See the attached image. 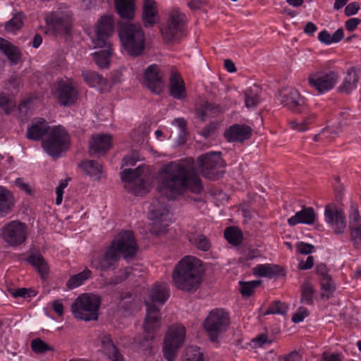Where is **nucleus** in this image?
I'll return each mask as SVG.
<instances>
[{"label": "nucleus", "instance_id": "nucleus-64", "mask_svg": "<svg viewBox=\"0 0 361 361\" xmlns=\"http://www.w3.org/2000/svg\"><path fill=\"white\" fill-rule=\"evenodd\" d=\"M351 236L356 242L361 240V225L351 228Z\"/></svg>", "mask_w": 361, "mask_h": 361}, {"label": "nucleus", "instance_id": "nucleus-14", "mask_svg": "<svg viewBox=\"0 0 361 361\" xmlns=\"http://www.w3.org/2000/svg\"><path fill=\"white\" fill-rule=\"evenodd\" d=\"M47 24L54 35H69L72 20L64 13H52L46 18Z\"/></svg>", "mask_w": 361, "mask_h": 361}, {"label": "nucleus", "instance_id": "nucleus-10", "mask_svg": "<svg viewBox=\"0 0 361 361\" xmlns=\"http://www.w3.org/2000/svg\"><path fill=\"white\" fill-rule=\"evenodd\" d=\"M185 336V329L182 326H171L165 335L163 347L164 357L167 361H174L178 349Z\"/></svg>", "mask_w": 361, "mask_h": 361}, {"label": "nucleus", "instance_id": "nucleus-44", "mask_svg": "<svg viewBox=\"0 0 361 361\" xmlns=\"http://www.w3.org/2000/svg\"><path fill=\"white\" fill-rule=\"evenodd\" d=\"M314 289L310 282H305L301 286V299L300 302L307 305L314 304L313 298Z\"/></svg>", "mask_w": 361, "mask_h": 361}, {"label": "nucleus", "instance_id": "nucleus-27", "mask_svg": "<svg viewBox=\"0 0 361 361\" xmlns=\"http://www.w3.org/2000/svg\"><path fill=\"white\" fill-rule=\"evenodd\" d=\"M102 348L105 355L111 361H124L123 355L114 345L109 334H104L100 337Z\"/></svg>", "mask_w": 361, "mask_h": 361}, {"label": "nucleus", "instance_id": "nucleus-47", "mask_svg": "<svg viewBox=\"0 0 361 361\" xmlns=\"http://www.w3.org/2000/svg\"><path fill=\"white\" fill-rule=\"evenodd\" d=\"M288 308V305L285 302H282L279 300H275L269 305V307L264 312V314L284 315L286 314Z\"/></svg>", "mask_w": 361, "mask_h": 361}, {"label": "nucleus", "instance_id": "nucleus-30", "mask_svg": "<svg viewBox=\"0 0 361 361\" xmlns=\"http://www.w3.org/2000/svg\"><path fill=\"white\" fill-rule=\"evenodd\" d=\"M13 193L7 188L0 186V217L6 216L14 207Z\"/></svg>", "mask_w": 361, "mask_h": 361}, {"label": "nucleus", "instance_id": "nucleus-24", "mask_svg": "<svg viewBox=\"0 0 361 361\" xmlns=\"http://www.w3.org/2000/svg\"><path fill=\"white\" fill-rule=\"evenodd\" d=\"M169 93L171 97L176 99H184L186 98V88L181 75L176 71L172 70L169 78Z\"/></svg>", "mask_w": 361, "mask_h": 361}, {"label": "nucleus", "instance_id": "nucleus-56", "mask_svg": "<svg viewBox=\"0 0 361 361\" xmlns=\"http://www.w3.org/2000/svg\"><path fill=\"white\" fill-rule=\"evenodd\" d=\"M360 8V4L357 2H352L345 7L344 13L346 16H353L357 13Z\"/></svg>", "mask_w": 361, "mask_h": 361}, {"label": "nucleus", "instance_id": "nucleus-7", "mask_svg": "<svg viewBox=\"0 0 361 361\" xmlns=\"http://www.w3.org/2000/svg\"><path fill=\"white\" fill-rule=\"evenodd\" d=\"M71 137L68 131L61 126L53 128L47 139L42 141L45 152L52 157H59L70 147Z\"/></svg>", "mask_w": 361, "mask_h": 361}, {"label": "nucleus", "instance_id": "nucleus-60", "mask_svg": "<svg viewBox=\"0 0 361 361\" xmlns=\"http://www.w3.org/2000/svg\"><path fill=\"white\" fill-rule=\"evenodd\" d=\"M301 356L297 351H292L284 357L279 359V361H301Z\"/></svg>", "mask_w": 361, "mask_h": 361}, {"label": "nucleus", "instance_id": "nucleus-9", "mask_svg": "<svg viewBox=\"0 0 361 361\" xmlns=\"http://www.w3.org/2000/svg\"><path fill=\"white\" fill-rule=\"evenodd\" d=\"M230 324L228 313L223 309L211 310L204 322V328L212 341H216L219 335L226 331Z\"/></svg>", "mask_w": 361, "mask_h": 361}, {"label": "nucleus", "instance_id": "nucleus-40", "mask_svg": "<svg viewBox=\"0 0 361 361\" xmlns=\"http://www.w3.org/2000/svg\"><path fill=\"white\" fill-rule=\"evenodd\" d=\"M357 81L358 77L356 72L353 69L348 70L343 78L340 91L347 94L350 93L353 90L356 88Z\"/></svg>", "mask_w": 361, "mask_h": 361}, {"label": "nucleus", "instance_id": "nucleus-21", "mask_svg": "<svg viewBox=\"0 0 361 361\" xmlns=\"http://www.w3.org/2000/svg\"><path fill=\"white\" fill-rule=\"evenodd\" d=\"M120 258L118 253L111 245L106 250L104 254L97 259L92 260V264L97 269L103 271L115 269Z\"/></svg>", "mask_w": 361, "mask_h": 361}, {"label": "nucleus", "instance_id": "nucleus-50", "mask_svg": "<svg viewBox=\"0 0 361 361\" xmlns=\"http://www.w3.org/2000/svg\"><path fill=\"white\" fill-rule=\"evenodd\" d=\"M314 119V116L312 115L307 118H303L300 121H293L290 123L292 129L299 132L305 131L307 129V125L310 124Z\"/></svg>", "mask_w": 361, "mask_h": 361}, {"label": "nucleus", "instance_id": "nucleus-31", "mask_svg": "<svg viewBox=\"0 0 361 361\" xmlns=\"http://www.w3.org/2000/svg\"><path fill=\"white\" fill-rule=\"evenodd\" d=\"M49 130L48 123L43 118L27 128L26 136L30 140H39Z\"/></svg>", "mask_w": 361, "mask_h": 361}, {"label": "nucleus", "instance_id": "nucleus-2", "mask_svg": "<svg viewBox=\"0 0 361 361\" xmlns=\"http://www.w3.org/2000/svg\"><path fill=\"white\" fill-rule=\"evenodd\" d=\"M200 265V260L192 256L180 259L172 274L175 286L181 290L195 292L201 283Z\"/></svg>", "mask_w": 361, "mask_h": 361}, {"label": "nucleus", "instance_id": "nucleus-36", "mask_svg": "<svg viewBox=\"0 0 361 361\" xmlns=\"http://www.w3.org/2000/svg\"><path fill=\"white\" fill-rule=\"evenodd\" d=\"M262 90L258 85H253L244 92L245 104L247 108L256 107L261 99L260 94Z\"/></svg>", "mask_w": 361, "mask_h": 361}, {"label": "nucleus", "instance_id": "nucleus-63", "mask_svg": "<svg viewBox=\"0 0 361 361\" xmlns=\"http://www.w3.org/2000/svg\"><path fill=\"white\" fill-rule=\"evenodd\" d=\"M322 361H338V354L325 351L322 354Z\"/></svg>", "mask_w": 361, "mask_h": 361}, {"label": "nucleus", "instance_id": "nucleus-12", "mask_svg": "<svg viewBox=\"0 0 361 361\" xmlns=\"http://www.w3.org/2000/svg\"><path fill=\"white\" fill-rule=\"evenodd\" d=\"M110 245L125 259L133 258L138 249L133 233L130 231L119 233Z\"/></svg>", "mask_w": 361, "mask_h": 361}, {"label": "nucleus", "instance_id": "nucleus-61", "mask_svg": "<svg viewBox=\"0 0 361 361\" xmlns=\"http://www.w3.org/2000/svg\"><path fill=\"white\" fill-rule=\"evenodd\" d=\"M15 184L20 190H24L27 195H32V190L30 189V185L28 183H25L22 178H16Z\"/></svg>", "mask_w": 361, "mask_h": 361}, {"label": "nucleus", "instance_id": "nucleus-48", "mask_svg": "<svg viewBox=\"0 0 361 361\" xmlns=\"http://www.w3.org/2000/svg\"><path fill=\"white\" fill-rule=\"evenodd\" d=\"M23 26L22 14L15 15L5 24V30L8 32H16Z\"/></svg>", "mask_w": 361, "mask_h": 361}, {"label": "nucleus", "instance_id": "nucleus-54", "mask_svg": "<svg viewBox=\"0 0 361 361\" xmlns=\"http://www.w3.org/2000/svg\"><path fill=\"white\" fill-rule=\"evenodd\" d=\"M309 315L308 310L304 307H300L298 308V311L293 315L292 321L294 323H299Z\"/></svg>", "mask_w": 361, "mask_h": 361}, {"label": "nucleus", "instance_id": "nucleus-34", "mask_svg": "<svg viewBox=\"0 0 361 361\" xmlns=\"http://www.w3.org/2000/svg\"><path fill=\"white\" fill-rule=\"evenodd\" d=\"M27 262L37 270L42 279L47 278L49 267L42 255L32 254L27 257Z\"/></svg>", "mask_w": 361, "mask_h": 361}, {"label": "nucleus", "instance_id": "nucleus-49", "mask_svg": "<svg viewBox=\"0 0 361 361\" xmlns=\"http://www.w3.org/2000/svg\"><path fill=\"white\" fill-rule=\"evenodd\" d=\"M31 348L36 353L44 354L48 351L54 350L53 348L40 338L33 339L31 342Z\"/></svg>", "mask_w": 361, "mask_h": 361}, {"label": "nucleus", "instance_id": "nucleus-26", "mask_svg": "<svg viewBox=\"0 0 361 361\" xmlns=\"http://www.w3.org/2000/svg\"><path fill=\"white\" fill-rule=\"evenodd\" d=\"M316 219V214L312 207H302V210L295 213V214L288 219V224L291 226H295L298 224L311 225Z\"/></svg>", "mask_w": 361, "mask_h": 361}, {"label": "nucleus", "instance_id": "nucleus-38", "mask_svg": "<svg viewBox=\"0 0 361 361\" xmlns=\"http://www.w3.org/2000/svg\"><path fill=\"white\" fill-rule=\"evenodd\" d=\"M92 271L85 268L82 271L73 275L66 282V286L69 289H74L82 285L85 281L92 278Z\"/></svg>", "mask_w": 361, "mask_h": 361}, {"label": "nucleus", "instance_id": "nucleus-59", "mask_svg": "<svg viewBox=\"0 0 361 361\" xmlns=\"http://www.w3.org/2000/svg\"><path fill=\"white\" fill-rule=\"evenodd\" d=\"M328 268L324 264H318L316 267V272L317 275L319 276L320 280H322L323 278H328L331 276L328 274Z\"/></svg>", "mask_w": 361, "mask_h": 361}, {"label": "nucleus", "instance_id": "nucleus-33", "mask_svg": "<svg viewBox=\"0 0 361 361\" xmlns=\"http://www.w3.org/2000/svg\"><path fill=\"white\" fill-rule=\"evenodd\" d=\"M169 214V209L160 200H154L151 203L149 215L152 220L162 221Z\"/></svg>", "mask_w": 361, "mask_h": 361}, {"label": "nucleus", "instance_id": "nucleus-28", "mask_svg": "<svg viewBox=\"0 0 361 361\" xmlns=\"http://www.w3.org/2000/svg\"><path fill=\"white\" fill-rule=\"evenodd\" d=\"M0 50L6 56L11 66L16 65L21 59L19 48L8 40L0 37Z\"/></svg>", "mask_w": 361, "mask_h": 361}, {"label": "nucleus", "instance_id": "nucleus-51", "mask_svg": "<svg viewBox=\"0 0 361 361\" xmlns=\"http://www.w3.org/2000/svg\"><path fill=\"white\" fill-rule=\"evenodd\" d=\"M318 39L326 44L338 42V30H336L332 35H330L326 30H322L319 33Z\"/></svg>", "mask_w": 361, "mask_h": 361}, {"label": "nucleus", "instance_id": "nucleus-6", "mask_svg": "<svg viewBox=\"0 0 361 361\" xmlns=\"http://www.w3.org/2000/svg\"><path fill=\"white\" fill-rule=\"evenodd\" d=\"M147 168L139 166L135 169H126L120 173L121 179L126 183L125 189L135 196H142L149 191L150 186L145 171Z\"/></svg>", "mask_w": 361, "mask_h": 361}, {"label": "nucleus", "instance_id": "nucleus-16", "mask_svg": "<svg viewBox=\"0 0 361 361\" xmlns=\"http://www.w3.org/2000/svg\"><path fill=\"white\" fill-rule=\"evenodd\" d=\"M162 78L159 66L157 64L150 65L144 72V84L152 93L159 94L164 85Z\"/></svg>", "mask_w": 361, "mask_h": 361}, {"label": "nucleus", "instance_id": "nucleus-25", "mask_svg": "<svg viewBox=\"0 0 361 361\" xmlns=\"http://www.w3.org/2000/svg\"><path fill=\"white\" fill-rule=\"evenodd\" d=\"M136 0H114L116 13L125 20H133L135 16Z\"/></svg>", "mask_w": 361, "mask_h": 361}, {"label": "nucleus", "instance_id": "nucleus-35", "mask_svg": "<svg viewBox=\"0 0 361 361\" xmlns=\"http://www.w3.org/2000/svg\"><path fill=\"white\" fill-rule=\"evenodd\" d=\"M82 76L85 82L90 87H105L108 85V81L106 78L93 71H83Z\"/></svg>", "mask_w": 361, "mask_h": 361}, {"label": "nucleus", "instance_id": "nucleus-42", "mask_svg": "<svg viewBox=\"0 0 361 361\" xmlns=\"http://www.w3.org/2000/svg\"><path fill=\"white\" fill-rule=\"evenodd\" d=\"M87 175L90 176H97L102 173V166L94 160H85L80 162L78 165Z\"/></svg>", "mask_w": 361, "mask_h": 361}, {"label": "nucleus", "instance_id": "nucleus-62", "mask_svg": "<svg viewBox=\"0 0 361 361\" xmlns=\"http://www.w3.org/2000/svg\"><path fill=\"white\" fill-rule=\"evenodd\" d=\"M314 265V257L309 256L305 262H300L298 268L301 270H307L311 269Z\"/></svg>", "mask_w": 361, "mask_h": 361}, {"label": "nucleus", "instance_id": "nucleus-23", "mask_svg": "<svg viewBox=\"0 0 361 361\" xmlns=\"http://www.w3.org/2000/svg\"><path fill=\"white\" fill-rule=\"evenodd\" d=\"M159 20V12L155 0H144L142 12V22L146 28L152 27Z\"/></svg>", "mask_w": 361, "mask_h": 361}, {"label": "nucleus", "instance_id": "nucleus-37", "mask_svg": "<svg viewBox=\"0 0 361 361\" xmlns=\"http://www.w3.org/2000/svg\"><path fill=\"white\" fill-rule=\"evenodd\" d=\"M189 242L198 250L207 252L210 250L212 243L204 234L192 233L188 236Z\"/></svg>", "mask_w": 361, "mask_h": 361}, {"label": "nucleus", "instance_id": "nucleus-53", "mask_svg": "<svg viewBox=\"0 0 361 361\" xmlns=\"http://www.w3.org/2000/svg\"><path fill=\"white\" fill-rule=\"evenodd\" d=\"M20 85V79L16 76L11 77L6 82V88H7L12 94L17 93L19 90Z\"/></svg>", "mask_w": 361, "mask_h": 361}, {"label": "nucleus", "instance_id": "nucleus-5", "mask_svg": "<svg viewBox=\"0 0 361 361\" xmlns=\"http://www.w3.org/2000/svg\"><path fill=\"white\" fill-rule=\"evenodd\" d=\"M101 303V298L92 293H83L71 305L73 316L84 321H96Z\"/></svg>", "mask_w": 361, "mask_h": 361}, {"label": "nucleus", "instance_id": "nucleus-8", "mask_svg": "<svg viewBox=\"0 0 361 361\" xmlns=\"http://www.w3.org/2000/svg\"><path fill=\"white\" fill-rule=\"evenodd\" d=\"M185 15L174 9L170 13L166 25L161 28V32L166 43H173L185 35Z\"/></svg>", "mask_w": 361, "mask_h": 361}, {"label": "nucleus", "instance_id": "nucleus-52", "mask_svg": "<svg viewBox=\"0 0 361 361\" xmlns=\"http://www.w3.org/2000/svg\"><path fill=\"white\" fill-rule=\"evenodd\" d=\"M0 107L6 114H9L14 107V104L11 99L0 94Z\"/></svg>", "mask_w": 361, "mask_h": 361}, {"label": "nucleus", "instance_id": "nucleus-57", "mask_svg": "<svg viewBox=\"0 0 361 361\" xmlns=\"http://www.w3.org/2000/svg\"><path fill=\"white\" fill-rule=\"evenodd\" d=\"M361 23V20L357 18H352L348 19L345 23V26L348 31L353 32L354 31L358 25Z\"/></svg>", "mask_w": 361, "mask_h": 361}, {"label": "nucleus", "instance_id": "nucleus-41", "mask_svg": "<svg viewBox=\"0 0 361 361\" xmlns=\"http://www.w3.org/2000/svg\"><path fill=\"white\" fill-rule=\"evenodd\" d=\"M321 289L323 291L321 293V298L323 300H328L333 296V293L336 289V283L332 280L331 276L328 278H323L320 280Z\"/></svg>", "mask_w": 361, "mask_h": 361}, {"label": "nucleus", "instance_id": "nucleus-58", "mask_svg": "<svg viewBox=\"0 0 361 361\" xmlns=\"http://www.w3.org/2000/svg\"><path fill=\"white\" fill-rule=\"evenodd\" d=\"M180 129V137L186 135V121L183 118H175L173 121Z\"/></svg>", "mask_w": 361, "mask_h": 361}, {"label": "nucleus", "instance_id": "nucleus-17", "mask_svg": "<svg viewBox=\"0 0 361 361\" xmlns=\"http://www.w3.org/2000/svg\"><path fill=\"white\" fill-rule=\"evenodd\" d=\"M281 104L295 112H302L306 108L305 101L294 88H287L281 92Z\"/></svg>", "mask_w": 361, "mask_h": 361}, {"label": "nucleus", "instance_id": "nucleus-4", "mask_svg": "<svg viewBox=\"0 0 361 361\" xmlns=\"http://www.w3.org/2000/svg\"><path fill=\"white\" fill-rule=\"evenodd\" d=\"M121 42L126 53L132 56H140L145 47V35L140 25L122 23L118 27Z\"/></svg>", "mask_w": 361, "mask_h": 361}, {"label": "nucleus", "instance_id": "nucleus-45", "mask_svg": "<svg viewBox=\"0 0 361 361\" xmlns=\"http://www.w3.org/2000/svg\"><path fill=\"white\" fill-rule=\"evenodd\" d=\"M262 281L256 280L251 281H240V293L243 298L250 297L255 292V290L260 286Z\"/></svg>", "mask_w": 361, "mask_h": 361}, {"label": "nucleus", "instance_id": "nucleus-55", "mask_svg": "<svg viewBox=\"0 0 361 361\" xmlns=\"http://www.w3.org/2000/svg\"><path fill=\"white\" fill-rule=\"evenodd\" d=\"M297 250L300 254L309 255L314 252V246L309 243L300 242L297 244Z\"/></svg>", "mask_w": 361, "mask_h": 361}, {"label": "nucleus", "instance_id": "nucleus-22", "mask_svg": "<svg viewBox=\"0 0 361 361\" xmlns=\"http://www.w3.org/2000/svg\"><path fill=\"white\" fill-rule=\"evenodd\" d=\"M252 128L244 124H233L227 128L224 136L228 142H243L252 135Z\"/></svg>", "mask_w": 361, "mask_h": 361}, {"label": "nucleus", "instance_id": "nucleus-32", "mask_svg": "<svg viewBox=\"0 0 361 361\" xmlns=\"http://www.w3.org/2000/svg\"><path fill=\"white\" fill-rule=\"evenodd\" d=\"M169 297V290L166 284L156 283L152 287L150 298L152 304H164Z\"/></svg>", "mask_w": 361, "mask_h": 361}, {"label": "nucleus", "instance_id": "nucleus-19", "mask_svg": "<svg viewBox=\"0 0 361 361\" xmlns=\"http://www.w3.org/2000/svg\"><path fill=\"white\" fill-rule=\"evenodd\" d=\"M221 161V152H209L197 158V166L201 169L202 175L207 178H212V171Z\"/></svg>", "mask_w": 361, "mask_h": 361}, {"label": "nucleus", "instance_id": "nucleus-39", "mask_svg": "<svg viewBox=\"0 0 361 361\" xmlns=\"http://www.w3.org/2000/svg\"><path fill=\"white\" fill-rule=\"evenodd\" d=\"M324 217L326 221L332 226H336L334 232L338 233L337 228L338 222V207L334 202L326 205Z\"/></svg>", "mask_w": 361, "mask_h": 361}, {"label": "nucleus", "instance_id": "nucleus-1", "mask_svg": "<svg viewBox=\"0 0 361 361\" xmlns=\"http://www.w3.org/2000/svg\"><path fill=\"white\" fill-rule=\"evenodd\" d=\"M192 159L171 161L160 173L161 186L171 194L180 195L185 190L199 194L203 190L202 181L193 168Z\"/></svg>", "mask_w": 361, "mask_h": 361}, {"label": "nucleus", "instance_id": "nucleus-46", "mask_svg": "<svg viewBox=\"0 0 361 361\" xmlns=\"http://www.w3.org/2000/svg\"><path fill=\"white\" fill-rule=\"evenodd\" d=\"M183 361H204L203 353L197 346H189L185 349Z\"/></svg>", "mask_w": 361, "mask_h": 361}, {"label": "nucleus", "instance_id": "nucleus-13", "mask_svg": "<svg viewBox=\"0 0 361 361\" xmlns=\"http://www.w3.org/2000/svg\"><path fill=\"white\" fill-rule=\"evenodd\" d=\"M337 79L335 71L324 70L310 74L308 82L312 88L322 94L333 89L337 82Z\"/></svg>", "mask_w": 361, "mask_h": 361}, {"label": "nucleus", "instance_id": "nucleus-15", "mask_svg": "<svg viewBox=\"0 0 361 361\" xmlns=\"http://www.w3.org/2000/svg\"><path fill=\"white\" fill-rule=\"evenodd\" d=\"M145 304L147 312L144 324V329L146 333L145 339L149 341L154 337L152 335L154 331L160 326L161 314L160 310L155 304H152L149 301H145Z\"/></svg>", "mask_w": 361, "mask_h": 361}, {"label": "nucleus", "instance_id": "nucleus-20", "mask_svg": "<svg viewBox=\"0 0 361 361\" xmlns=\"http://www.w3.org/2000/svg\"><path fill=\"white\" fill-rule=\"evenodd\" d=\"M112 136L108 134L93 135L89 142L90 156L103 155L111 146Z\"/></svg>", "mask_w": 361, "mask_h": 361}, {"label": "nucleus", "instance_id": "nucleus-18", "mask_svg": "<svg viewBox=\"0 0 361 361\" xmlns=\"http://www.w3.org/2000/svg\"><path fill=\"white\" fill-rule=\"evenodd\" d=\"M78 92L70 82L61 80L57 83L56 96L59 103L64 106L73 104L78 99Z\"/></svg>", "mask_w": 361, "mask_h": 361}, {"label": "nucleus", "instance_id": "nucleus-3", "mask_svg": "<svg viewBox=\"0 0 361 361\" xmlns=\"http://www.w3.org/2000/svg\"><path fill=\"white\" fill-rule=\"evenodd\" d=\"M114 32V21L111 16H102L97 22L94 37L92 38L94 48H104L93 54L94 61L100 68H107L111 56L110 39Z\"/></svg>", "mask_w": 361, "mask_h": 361}, {"label": "nucleus", "instance_id": "nucleus-11", "mask_svg": "<svg viewBox=\"0 0 361 361\" xmlns=\"http://www.w3.org/2000/svg\"><path fill=\"white\" fill-rule=\"evenodd\" d=\"M27 228L25 223L11 221L1 228L0 235L11 247L22 245L27 239Z\"/></svg>", "mask_w": 361, "mask_h": 361}, {"label": "nucleus", "instance_id": "nucleus-43", "mask_svg": "<svg viewBox=\"0 0 361 361\" xmlns=\"http://www.w3.org/2000/svg\"><path fill=\"white\" fill-rule=\"evenodd\" d=\"M224 238L233 245L237 246L243 241V233L235 227H228L224 231Z\"/></svg>", "mask_w": 361, "mask_h": 361}, {"label": "nucleus", "instance_id": "nucleus-29", "mask_svg": "<svg viewBox=\"0 0 361 361\" xmlns=\"http://www.w3.org/2000/svg\"><path fill=\"white\" fill-rule=\"evenodd\" d=\"M252 272L257 276L269 279L285 275L281 266L273 264H258L252 269Z\"/></svg>", "mask_w": 361, "mask_h": 361}]
</instances>
